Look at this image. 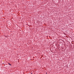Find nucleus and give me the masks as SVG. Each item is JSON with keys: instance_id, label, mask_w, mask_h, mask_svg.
<instances>
[{"instance_id": "f257e3e1", "label": "nucleus", "mask_w": 74, "mask_h": 74, "mask_svg": "<svg viewBox=\"0 0 74 74\" xmlns=\"http://www.w3.org/2000/svg\"><path fill=\"white\" fill-rule=\"evenodd\" d=\"M8 64H9V65H10V66H11V64H10V63H8Z\"/></svg>"}]
</instances>
